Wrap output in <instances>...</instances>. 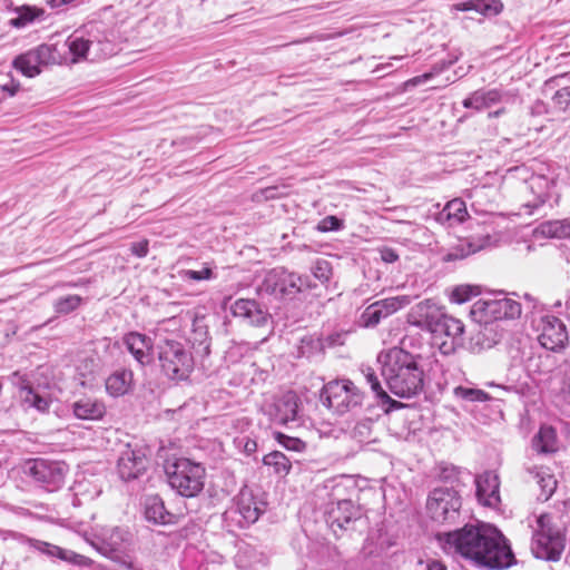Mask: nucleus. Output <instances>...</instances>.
I'll return each instance as SVG.
<instances>
[{"mask_svg": "<svg viewBox=\"0 0 570 570\" xmlns=\"http://www.w3.org/2000/svg\"><path fill=\"white\" fill-rule=\"evenodd\" d=\"M436 540L445 553L460 556L481 568L502 570L515 562L509 540L494 527L466 524L436 533Z\"/></svg>", "mask_w": 570, "mask_h": 570, "instance_id": "f257e3e1", "label": "nucleus"}, {"mask_svg": "<svg viewBox=\"0 0 570 570\" xmlns=\"http://www.w3.org/2000/svg\"><path fill=\"white\" fill-rule=\"evenodd\" d=\"M382 375L389 390L401 399H412L423 392L424 371L415 355L393 347L379 356Z\"/></svg>", "mask_w": 570, "mask_h": 570, "instance_id": "f03ea898", "label": "nucleus"}, {"mask_svg": "<svg viewBox=\"0 0 570 570\" xmlns=\"http://www.w3.org/2000/svg\"><path fill=\"white\" fill-rule=\"evenodd\" d=\"M165 472L171 489L181 497L194 498L204 488L205 469L189 459L168 461Z\"/></svg>", "mask_w": 570, "mask_h": 570, "instance_id": "7ed1b4c3", "label": "nucleus"}, {"mask_svg": "<svg viewBox=\"0 0 570 570\" xmlns=\"http://www.w3.org/2000/svg\"><path fill=\"white\" fill-rule=\"evenodd\" d=\"M424 324L442 354L454 353L463 343L464 325L459 318L434 309L426 313Z\"/></svg>", "mask_w": 570, "mask_h": 570, "instance_id": "20e7f679", "label": "nucleus"}, {"mask_svg": "<svg viewBox=\"0 0 570 570\" xmlns=\"http://www.w3.org/2000/svg\"><path fill=\"white\" fill-rule=\"evenodd\" d=\"M566 547V537L554 527L549 514L537 520V528L531 540V552L537 559L559 561Z\"/></svg>", "mask_w": 570, "mask_h": 570, "instance_id": "39448f33", "label": "nucleus"}, {"mask_svg": "<svg viewBox=\"0 0 570 570\" xmlns=\"http://www.w3.org/2000/svg\"><path fill=\"white\" fill-rule=\"evenodd\" d=\"M158 361L161 372L173 381L187 380L195 364L191 352L175 340H165L158 345Z\"/></svg>", "mask_w": 570, "mask_h": 570, "instance_id": "423d86ee", "label": "nucleus"}, {"mask_svg": "<svg viewBox=\"0 0 570 570\" xmlns=\"http://www.w3.org/2000/svg\"><path fill=\"white\" fill-rule=\"evenodd\" d=\"M321 402L334 413L342 415L360 407L363 394L350 380H334L321 391Z\"/></svg>", "mask_w": 570, "mask_h": 570, "instance_id": "0eeeda50", "label": "nucleus"}, {"mask_svg": "<svg viewBox=\"0 0 570 570\" xmlns=\"http://www.w3.org/2000/svg\"><path fill=\"white\" fill-rule=\"evenodd\" d=\"M313 287L308 276H301L285 268L269 271L259 286V291L278 298H292L304 288Z\"/></svg>", "mask_w": 570, "mask_h": 570, "instance_id": "6e6552de", "label": "nucleus"}, {"mask_svg": "<svg viewBox=\"0 0 570 570\" xmlns=\"http://www.w3.org/2000/svg\"><path fill=\"white\" fill-rule=\"evenodd\" d=\"M522 313L521 304L510 297L476 301L470 311L471 317L480 324H493L499 320H514Z\"/></svg>", "mask_w": 570, "mask_h": 570, "instance_id": "1a4fd4ad", "label": "nucleus"}, {"mask_svg": "<svg viewBox=\"0 0 570 570\" xmlns=\"http://www.w3.org/2000/svg\"><path fill=\"white\" fill-rule=\"evenodd\" d=\"M342 490L340 484L334 488L335 500L326 505L325 519L326 523L334 533L340 538L344 531L352 528V524L361 518V509L351 499H338Z\"/></svg>", "mask_w": 570, "mask_h": 570, "instance_id": "9d476101", "label": "nucleus"}, {"mask_svg": "<svg viewBox=\"0 0 570 570\" xmlns=\"http://www.w3.org/2000/svg\"><path fill=\"white\" fill-rule=\"evenodd\" d=\"M461 498L452 488L434 489L426 502L432 520L439 523H454L460 517Z\"/></svg>", "mask_w": 570, "mask_h": 570, "instance_id": "9b49d317", "label": "nucleus"}, {"mask_svg": "<svg viewBox=\"0 0 570 570\" xmlns=\"http://www.w3.org/2000/svg\"><path fill=\"white\" fill-rule=\"evenodd\" d=\"M535 330L539 332L538 342L549 351L559 352L563 350L569 342L568 331L564 323L553 315H542L533 321Z\"/></svg>", "mask_w": 570, "mask_h": 570, "instance_id": "f8f14e48", "label": "nucleus"}, {"mask_svg": "<svg viewBox=\"0 0 570 570\" xmlns=\"http://www.w3.org/2000/svg\"><path fill=\"white\" fill-rule=\"evenodd\" d=\"M28 473L42 488L53 492L63 485L67 465L59 461L35 459L28 464Z\"/></svg>", "mask_w": 570, "mask_h": 570, "instance_id": "ddd939ff", "label": "nucleus"}, {"mask_svg": "<svg viewBox=\"0 0 570 570\" xmlns=\"http://www.w3.org/2000/svg\"><path fill=\"white\" fill-rule=\"evenodd\" d=\"M149 464L146 450L139 445L127 444L117 461V471L121 480L131 481L141 476Z\"/></svg>", "mask_w": 570, "mask_h": 570, "instance_id": "4468645a", "label": "nucleus"}, {"mask_svg": "<svg viewBox=\"0 0 570 570\" xmlns=\"http://www.w3.org/2000/svg\"><path fill=\"white\" fill-rule=\"evenodd\" d=\"M66 45L72 56L73 62L81 58L91 60L100 59L112 53L110 42L102 41L97 37L85 38L83 36L75 33L67 39Z\"/></svg>", "mask_w": 570, "mask_h": 570, "instance_id": "2eb2a0df", "label": "nucleus"}, {"mask_svg": "<svg viewBox=\"0 0 570 570\" xmlns=\"http://www.w3.org/2000/svg\"><path fill=\"white\" fill-rule=\"evenodd\" d=\"M410 302L409 296H396L376 301L363 311L358 324L365 328L375 327L383 318L394 314L410 304Z\"/></svg>", "mask_w": 570, "mask_h": 570, "instance_id": "dca6fc26", "label": "nucleus"}, {"mask_svg": "<svg viewBox=\"0 0 570 570\" xmlns=\"http://www.w3.org/2000/svg\"><path fill=\"white\" fill-rule=\"evenodd\" d=\"M127 351L141 366L154 361V343L151 337L139 332H129L122 337Z\"/></svg>", "mask_w": 570, "mask_h": 570, "instance_id": "f3484780", "label": "nucleus"}, {"mask_svg": "<svg viewBox=\"0 0 570 570\" xmlns=\"http://www.w3.org/2000/svg\"><path fill=\"white\" fill-rule=\"evenodd\" d=\"M298 396L292 391L283 394L274 402L269 411L272 421L282 425L296 422L298 417Z\"/></svg>", "mask_w": 570, "mask_h": 570, "instance_id": "a211bd4d", "label": "nucleus"}, {"mask_svg": "<svg viewBox=\"0 0 570 570\" xmlns=\"http://www.w3.org/2000/svg\"><path fill=\"white\" fill-rule=\"evenodd\" d=\"M476 497L485 507L495 508L500 503V481L493 471H484L475 478Z\"/></svg>", "mask_w": 570, "mask_h": 570, "instance_id": "6ab92c4d", "label": "nucleus"}, {"mask_svg": "<svg viewBox=\"0 0 570 570\" xmlns=\"http://www.w3.org/2000/svg\"><path fill=\"white\" fill-rule=\"evenodd\" d=\"M230 312L235 317L243 318L254 326H265L269 320V314L262 308L254 299L239 298L230 306Z\"/></svg>", "mask_w": 570, "mask_h": 570, "instance_id": "aec40b11", "label": "nucleus"}, {"mask_svg": "<svg viewBox=\"0 0 570 570\" xmlns=\"http://www.w3.org/2000/svg\"><path fill=\"white\" fill-rule=\"evenodd\" d=\"M512 96L498 88L493 89H479L473 91L469 97H466L462 105L464 108L474 109L476 111L483 110L485 108H490L500 102H507Z\"/></svg>", "mask_w": 570, "mask_h": 570, "instance_id": "412c9836", "label": "nucleus"}, {"mask_svg": "<svg viewBox=\"0 0 570 570\" xmlns=\"http://www.w3.org/2000/svg\"><path fill=\"white\" fill-rule=\"evenodd\" d=\"M529 188L534 195V200L528 202L524 206L530 209L529 214H533L554 195L556 180L543 175H535L530 178Z\"/></svg>", "mask_w": 570, "mask_h": 570, "instance_id": "4be33fe9", "label": "nucleus"}, {"mask_svg": "<svg viewBox=\"0 0 570 570\" xmlns=\"http://www.w3.org/2000/svg\"><path fill=\"white\" fill-rule=\"evenodd\" d=\"M72 414L78 420L98 421L106 415V405L101 400L83 396L71 405Z\"/></svg>", "mask_w": 570, "mask_h": 570, "instance_id": "5701e85b", "label": "nucleus"}, {"mask_svg": "<svg viewBox=\"0 0 570 570\" xmlns=\"http://www.w3.org/2000/svg\"><path fill=\"white\" fill-rule=\"evenodd\" d=\"M28 541L35 549H37L41 553L47 554L49 557L59 558L60 560L67 561L69 563L87 567L91 562L89 558L82 554H78L73 551L62 549L58 546L33 539H28Z\"/></svg>", "mask_w": 570, "mask_h": 570, "instance_id": "b1692460", "label": "nucleus"}, {"mask_svg": "<svg viewBox=\"0 0 570 570\" xmlns=\"http://www.w3.org/2000/svg\"><path fill=\"white\" fill-rule=\"evenodd\" d=\"M261 503L256 501L252 493L242 491L235 501L233 512L239 514L244 524L255 523L263 513Z\"/></svg>", "mask_w": 570, "mask_h": 570, "instance_id": "393cba45", "label": "nucleus"}, {"mask_svg": "<svg viewBox=\"0 0 570 570\" xmlns=\"http://www.w3.org/2000/svg\"><path fill=\"white\" fill-rule=\"evenodd\" d=\"M144 514L148 522L154 524H169L174 515L167 511L159 495H148L144 501Z\"/></svg>", "mask_w": 570, "mask_h": 570, "instance_id": "a878e982", "label": "nucleus"}, {"mask_svg": "<svg viewBox=\"0 0 570 570\" xmlns=\"http://www.w3.org/2000/svg\"><path fill=\"white\" fill-rule=\"evenodd\" d=\"M466 216L465 203L460 198H454L446 203L444 208L438 214L436 220L441 224L453 226L463 223Z\"/></svg>", "mask_w": 570, "mask_h": 570, "instance_id": "bb28decb", "label": "nucleus"}, {"mask_svg": "<svg viewBox=\"0 0 570 570\" xmlns=\"http://www.w3.org/2000/svg\"><path fill=\"white\" fill-rule=\"evenodd\" d=\"M132 386V372L120 370L110 374L106 380V391L114 397L122 396Z\"/></svg>", "mask_w": 570, "mask_h": 570, "instance_id": "cd10ccee", "label": "nucleus"}, {"mask_svg": "<svg viewBox=\"0 0 570 570\" xmlns=\"http://www.w3.org/2000/svg\"><path fill=\"white\" fill-rule=\"evenodd\" d=\"M501 340L493 324H483V327L471 338V348L475 352L490 350Z\"/></svg>", "mask_w": 570, "mask_h": 570, "instance_id": "c85d7f7f", "label": "nucleus"}, {"mask_svg": "<svg viewBox=\"0 0 570 570\" xmlns=\"http://www.w3.org/2000/svg\"><path fill=\"white\" fill-rule=\"evenodd\" d=\"M532 448L538 453H553L558 449L557 433L552 426L542 425L532 440Z\"/></svg>", "mask_w": 570, "mask_h": 570, "instance_id": "c756f323", "label": "nucleus"}, {"mask_svg": "<svg viewBox=\"0 0 570 570\" xmlns=\"http://www.w3.org/2000/svg\"><path fill=\"white\" fill-rule=\"evenodd\" d=\"M502 8L503 6L499 0H469L454 4V9L458 11L474 10L483 16L498 14Z\"/></svg>", "mask_w": 570, "mask_h": 570, "instance_id": "7c9ffc66", "label": "nucleus"}, {"mask_svg": "<svg viewBox=\"0 0 570 570\" xmlns=\"http://www.w3.org/2000/svg\"><path fill=\"white\" fill-rule=\"evenodd\" d=\"M17 17L10 19L9 24L13 28L20 29L40 19L45 14L43 9L36 7L22 6L16 9Z\"/></svg>", "mask_w": 570, "mask_h": 570, "instance_id": "2f4dec72", "label": "nucleus"}, {"mask_svg": "<svg viewBox=\"0 0 570 570\" xmlns=\"http://www.w3.org/2000/svg\"><path fill=\"white\" fill-rule=\"evenodd\" d=\"M539 230L547 237L570 239V218L542 223Z\"/></svg>", "mask_w": 570, "mask_h": 570, "instance_id": "473e14b6", "label": "nucleus"}, {"mask_svg": "<svg viewBox=\"0 0 570 570\" xmlns=\"http://www.w3.org/2000/svg\"><path fill=\"white\" fill-rule=\"evenodd\" d=\"M13 67L29 78L36 77L41 72V65L29 50L13 60Z\"/></svg>", "mask_w": 570, "mask_h": 570, "instance_id": "72a5a7b5", "label": "nucleus"}, {"mask_svg": "<svg viewBox=\"0 0 570 570\" xmlns=\"http://www.w3.org/2000/svg\"><path fill=\"white\" fill-rule=\"evenodd\" d=\"M263 463L273 468L275 474L287 475L292 469L289 459L279 451H273L263 458Z\"/></svg>", "mask_w": 570, "mask_h": 570, "instance_id": "f704fd0d", "label": "nucleus"}, {"mask_svg": "<svg viewBox=\"0 0 570 570\" xmlns=\"http://www.w3.org/2000/svg\"><path fill=\"white\" fill-rule=\"evenodd\" d=\"M551 106L554 111L570 117V86H563L552 95Z\"/></svg>", "mask_w": 570, "mask_h": 570, "instance_id": "c9c22d12", "label": "nucleus"}, {"mask_svg": "<svg viewBox=\"0 0 570 570\" xmlns=\"http://www.w3.org/2000/svg\"><path fill=\"white\" fill-rule=\"evenodd\" d=\"M480 294V287L476 285L462 284L455 286L450 295L451 302L455 304H464L469 302L472 297H475Z\"/></svg>", "mask_w": 570, "mask_h": 570, "instance_id": "e433bc0d", "label": "nucleus"}, {"mask_svg": "<svg viewBox=\"0 0 570 570\" xmlns=\"http://www.w3.org/2000/svg\"><path fill=\"white\" fill-rule=\"evenodd\" d=\"M453 394L456 399L465 402H485L490 400V395L483 390L461 385L453 390Z\"/></svg>", "mask_w": 570, "mask_h": 570, "instance_id": "4c0bfd02", "label": "nucleus"}, {"mask_svg": "<svg viewBox=\"0 0 570 570\" xmlns=\"http://www.w3.org/2000/svg\"><path fill=\"white\" fill-rule=\"evenodd\" d=\"M535 479L541 489L539 499L543 501L549 500L557 489V480L552 474L543 471L537 472Z\"/></svg>", "mask_w": 570, "mask_h": 570, "instance_id": "58836bf2", "label": "nucleus"}, {"mask_svg": "<svg viewBox=\"0 0 570 570\" xmlns=\"http://www.w3.org/2000/svg\"><path fill=\"white\" fill-rule=\"evenodd\" d=\"M81 303V297L78 295H67L58 298L55 304V311L58 314H69L70 312L78 308Z\"/></svg>", "mask_w": 570, "mask_h": 570, "instance_id": "ea45409f", "label": "nucleus"}, {"mask_svg": "<svg viewBox=\"0 0 570 570\" xmlns=\"http://www.w3.org/2000/svg\"><path fill=\"white\" fill-rule=\"evenodd\" d=\"M491 245V236L489 234L480 237V238H472L471 240H469L468 243V246H469V250L466 253L468 254H472V253H476L488 246ZM465 254H461V255H458V254H448L446 256V261H453V259H456V258H462L464 257Z\"/></svg>", "mask_w": 570, "mask_h": 570, "instance_id": "a19ab883", "label": "nucleus"}, {"mask_svg": "<svg viewBox=\"0 0 570 570\" xmlns=\"http://www.w3.org/2000/svg\"><path fill=\"white\" fill-rule=\"evenodd\" d=\"M24 404L35 407L39 412H47L49 410L50 402L48 399L36 393L35 390H28V393L22 397Z\"/></svg>", "mask_w": 570, "mask_h": 570, "instance_id": "79ce46f5", "label": "nucleus"}, {"mask_svg": "<svg viewBox=\"0 0 570 570\" xmlns=\"http://www.w3.org/2000/svg\"><path fill=\"white\" fill-rule=\"evenodd\" d=\"M312 273L315 278L324 284L332 277V266L326 259H317L312 267Z\"/></svg>", "mask_w": 570, "mask_h": 570, "instance_id": "37998d69", "label": "nucleus"}, {"mask_svg": "<svg viewBox=\"0 0 570 570\" xmlns=\"http://www.w3.org/2000/svg\"><path fill=\"white\" fill-rule=\"evenodd\" d=\"M276 440L286 450H291V451H295V452H303L306 448L305 442L302 441L301 439L292 438V436L283 434V433H279V432L276 433Z\"/></svg>", "mask_w": 570, "mask_h": 570, "instance_id": "c03bdc74", "label": "nucleus"}, {"mask_svg": "<svg viewBox=\"0 0 570 570\" xmlns=\"http://www.w3.org/2000/svg\"><path fill=\"white\" fill-rule=\"evenodd\" d=\"M184 281H206L215 277L213 269L205 265L202 271L185 269L180 273Z\"/></svg>", "mask_w": 570, "mask_h": 570, "instance_id": "a18cd8bd", "label": "nucleus"}, {"mask_svg": "<svg viewBox=\"0 0 570 570\" xmlns=\"http://www.w3.org/2000/svg\"><path fill=\"white\" fill-rule=\"evenodd\" d=\"M40 65H48L55 61V57L52 55V48L49 45H40L30 50Z\"/></svg>", "mask_w": 570, "mask_h": 570, "instance_id": "49530a36", "label": "nucleus"}, {"mask_svg": "<svg viewBox=\"0 0 570 570\" xmlns=\"http://www.w3.org/2000/svg\"><path fill=\"white\" fill-rule=\"evenodd\" d=\"M9 381L13 386L19 389L20 392H24L26 394L28 393V390L33 389L28 376L26 374L20 373L19 371L13 372L9 376Z\"/></svg>", "mask_w": 570, "mask_h": 570, "instance_id": "de8ad7c7", "label": "nucleus"}, {"mask_svg": "<svg viewBox=\"0 0 570 570\" xmlns=\"http://www.w3.org/2000/svg\"><path fill=\"white\" fill-rule=\"evenodd\" d=\"M347 334L348 332L343 331L328 334L326 337L323 338L321 345L322 347L341 346L345 343Z\"/></svg>", "mask_w": 570, "mask_h": 570, "instance_id": "09e8293b", "label": "nucleus"}, {"mask_svg": "<svg viewBox=\"0 0 570 570\" xmlns=\"http://www.w3.org/2000/svg\"><path fill=\"white\" fill-rule=\"evenodd\" d=\"M363 373L365 375L367 383L371 385L372 391L375 392L377 396L381 394V392H384L379 381V377L372 367H367L366 370L363 371Z\"/></svg>", "mask_w": 570, "mask_h": 570, "instance_id": "8fccbe9b", "label": "nucleus"}, {"mask_svg": "<svg viewBox=\"0 0 570 570\" xmlns=\"http://www.w3.org/2000/svg\"><path fill=\"white\" fill-rule=\"evenodd\" d=\"M371 434V422L363 421L358 422L354 429H353V435L354 438L358 439L360 441L366 440Z\"/></svg>", "mask_w": 570, "mask_h": 570, "instance_id": "3c124183", "label": "nucleus"}, {"mask_svg": "<svg viewBox=\"0 0 570 570\" xmlns=\"http://www.w3.org/2000/svg\"><path fill=\"white\" fill-rule=\"evenodd\" d=\"M341 220L335 216L325 217L318 225V229L322 232L337 230L341 227Z\"/></svg>", "mask_w": 570, "mask_h": 570, "instance_id": "603ef678", "label": "nucleus"}, {"mask_svg": "<svg viewBox=\"0 0 570 570\" xmlns=\"http://www.w3.org/2000/svg\"><path fill=\"white\" fill-rule=\"evenodd\" d=\"M148 240L144 239L131 244L130 250L137 257H145L148 254Z\"/></svg>", "mask_w": 570, "mask_h": 570, "instance_id": "864d4df0", "label": "nucleus"}, {"mask_svg": "<svg viewBox=\"0 0 570 570\" xmlns=\"http://www.w3.org/2000/svg\"><path fill=\"white\" fill-rule=\"evenodd\" d=\"M384 404H389V407L386 409V412H390L392 410L401 409L403 407V403L393 400L385 391L381 392V394L377 396Z\"/></svg>", "mask_w": 570, "mask_h": 570, "instance_id": "5fc2aeb1", "label": "nucleus"}, {"mask_svg": "<svg viewBox=\"0 0 570 570\" xmlns=\"http://www.w3.org/2000/svg\"><path fill=\"white\" fill-rule=\"evenodd\" d=\"M239 443L243 444V450L247 455H250L257 450V443L255 440L244 438Z\"/></svg>", "mask_w": 570, "mask_h": 570, "instance_id": "6e6d98bb", "label": "nucleus"}, {"mask_svg": "<svg viewBox=\"0 0 570 570\" xmlns=\"http://www.w3.org/2000/svg\"><path fill=\"white\" fill-rule=\"evenodd\" d=\"M381 258L385 262V263H394L399 259V255L396 254V252L392 248H383L381 250Z\"/></svg>", "mask_w": 570, "mask_h": 570, "instance_id": "4d7b16f0", "label": "nucleus"}, {"mask_svg": "<svg viewBox=\"0 0 570 570\" xmlns=\"http://www.w3.org/2000/svg\"><path fill=\"white\" fill-rule=\"evenodd\" d=\"M433 78V72H425L421 76H416L414 77L413 79H411L409 81V83L413 85V86H416V85H420V83H423V82H426L428 80L432 79Z\"/></svg>", "mask_w": 570, "mask_h": 570, "instance_id": "13d9d810", "label": "nucleus"}, {"mask_svg": "<svg viewBox=\"0 0 570 570\" xmlns=\"http://www.w3.org/2000/svg\"><path fill=\"white\" fill-rule=\"evenodd\" d=\"M450 65H451V62L442 61L441 63H436L435 66H433V68L431 69L430 72H433V77H434L435 75L441 73L444 69L449 68Z\"/></svg>", "mask_w": 570, "mask_h": 570, "instance_id": "bf43d9fd", "label": "nucleus"}, {"mask_svg": "<svg viewBox=\"0 0 570 570\" xmlns=\"http://www.w3.org/2000/svg\"><path fill=\"white\" fill-rule=\"evenodd\" d=\"M2 90L7 91L9 94V96H14L19 89V83H14L13 81H11L10 85H3L2 87Z\"/></svg>", "mask_w": 570, "mask_h": 570, "instance_id": "052dcab7", "label": "nucleus"}, {"mask_svg": "<svg viewBox=\"0 0 570 570\" xmlns=\"http://www.w3.org/2000/svg\"><path fill=\"white\" fill-rule=\"evenodd\" d=\"M426 570H446L445 566L443 563H441L440 561H431L429 564H428V569Z\"/></svg>", "mask_w": 570, "mask_h": 570, "instance_id": "680f3d73", "label": "nucleus"}, {"mask_svg": "<svg viewBox=\"0 0 570 570\" xmlns=\"http://www.w3.org/2000/svg\"><path fill=\"white\" fill-rule=\"evenodd\" d=\"M454 472H455V469H454V468H451V469L445 468V469H443V471H442L441 478H443V479L448 480V479H450V478H451V473H454Z\"/></svg>", "mask_w": 570, "mask_h": 570, "instance_id": "e2e57ef3", "label": "nucleus"}, {"mask_svg": "<svg viewBox=\"0 0 570 570\" xmlns=\"http://www.w3.org/2000/svg\"><path fill=\"white\" fill-rule=\"evenodd\" d=\"M370 544H371V543L367 541V542H366V544H365V546H364V548H363V552H364L365 557H372V556H375V554H376V553L374 552V550H372V549L367 550V549H368V547H370Z\"/></svg>", "mask_w": 570, "mask_h": 570, "instance_id": "0e129e2a", "label": "nucleus"}, {"mask_svg": "<svg viewBox=\"0 0 570 570\" xmlns=\"http://www.w3.org/2000/svg\"><path fill=\"white\" fill-rule=\"evenodd\" d=\"M566 315L570 318V292L567 294V298L564 301Z\"/></svg>", "mask_w": 570, "mask_h": 570, "instance_id": "69168bd1", "label": "nucleus"}, {"mask_svg": "<svg viewBox=\"0 0 570 570\" xmlns=\"http://www.w3.org/2000/svg\"><path fill=\"white\" fill-rule=\"evenodd\" d=\"M566 79L570 80V71L561 73V75L554 77L553 79H551L550 81H558V80H566Z\"/></svg>", "mask_w": 570, "mask_h": 570, "instance_id": "338daca9", "label": "nucleus"}, {"mask_svg": "<svg viewBox=\"0 0 570 570\" xmlns=\"http://www.w3.org/2000/svg\"><path fill=\"white\" fill-rule=\"evenodd\" d=\"M505 109L504 108H501V109H498L495 111H491L489 112V117L490 118H494V117H499L501 116L502 114H504Z\"/></svg>", "mask_w": 570, "mask_h": 570, "instance_id": "774afa93", "label": "nucleus"}]
</instances>
